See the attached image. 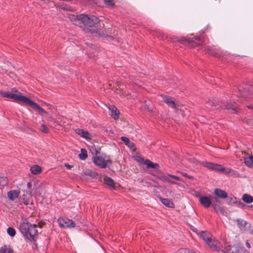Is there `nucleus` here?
Returning a JSON list of instances; mask_svg holds the SVG:
<instances>
[{
    "instance_id": "a878e982",
    "label": "nucleus",
    "mask_w": 253,
    "mask_h": 253,
    "mask_svg": "<svg viewBox=\"0 0 253 253\" xmlns=\"http://www.w3.org/2000/svg\"><path fill=\"white\" fill-rule=\"evenodd\" d=\"M0 253H13V249L7 245L3 246L0 250Z\"/></svg>"
},
{
    "instance_id": "dca6fc26",
    "label": "nucleus",
    "mask_w": 253,
    "mask_h": 253,
    "mask_svg": "<svg viewBox=\"0 0 253 253\" xmlns=\"http://www.w3.org/2000/svg\"><path fill=\"white\" fill-rule=\"evenodd\" d=\"M20 193L18 190H10L7 193L8 198L11 201H14L17 198Z\"/></svg>"
},
{
    "instance_id": "c85d7f7f",
    "label": "nucleus",
    "mask_w": 253,
    "mask_h": 253,
    "mask_svg": "<svg viewBox=\"0 0 253 253\" xmlns=\"http://www.w3.org/2000/svg\"><path fill=\"white\" fill-rule=\"evenodd\" d=\"M79 157L82 160H84L87 158V154L85 149H81V153L79 155Z\"/></svg>"
},
{
    "instance_id": "9d476101",
    "label": "nucleus",
    "mask_w": 253,
    "mask_h": 253,
    "mask_svg": "<svg viewBox=\"0 0 253 253\" xmlns=\"http://www.w3.org/2000/svg\"><path fill=\"white\" fill-rule=\"evenodd\" d=\"M206 104H208H208H212L211 106V107L214 106L216 109L221 108V109H231L234 112H236L237 109V108L236 106L235 102H232V103H230L229 104L226 105L224 106H221V107L216 106V105H214V103L212 102V101H210L209 102H207L206 103Z\"/></svg>"
},
{
    "instance_id": "c9c22d12",
    "label": "nucleus",
    "mask_w": 253,
    "mask_h": 253,
    "mask_svg": "<svg viewBox=\"0 0 253 253\" xmlns=\"http://www.w3.org/2000/svg\"><path fill=\"white\" fill-rule=\"evenodd\" d=\"M158 37L161 40H164L165 39L166 36L163 33L159 32L158 33Z\"/></svg>"
},
{
    "instance_id": "79ce46f5",
    "label": "nucleus",
    "mask_w": 253,
    "mask_h": 253,
    "mask_svg": "<svg viewBox=\"0 0 253 253\" xmlns=\"http://www.w3.org/2000/svg\"><path fill=\"white\" fill-rule=\"evenodd\" d=\"M12 91L16 93V94H18V92H19L16 89L14 88L12 89Z\"/></svg>"
},
{
    "instance_id": "39448f33",
    "label": "nucleus",
    "mask_w": 253,
    "mask_h": 253,
    "mask_svg": "<svg viewBox=\"0 0 253 253\" xmlns=\"http://www.w3.org/2000/svg\"><path fill=\"white\" fill-rule=\"evenodd\" d=\"M158 178L163 182H167L170 184H175L182 187L184 186L185 182L180 177L169 173L167 175L158 176Z\"/></svg>"
},
{
    "instance_id": "58836bf2",
    "label": "nucleus",
    "mask_w": 253,
    "mask_h": 253,
    "mask_svg": "<svg viewBox=\"0 0 253 253\" xmlns=\"http://www.w3.org/2000/svg\"><path fill=\"white\" fill-rule=\"evenodd\" d=\"M195 39H196L197 41H198V43H198V44H200L201 43V37H200L196 36V37H195Z\"/></svg>"
},
{
    "instance_id": "f8f14e48",
    "label": "nucleus",
    "mask_w": 253,
    "mask_h": 253,
    "mask_svg": "<svg viewBox=\"0 0 253 253\" xmlns=\"http://www.w3.org/2000/svg\"><path fill=\"white\" fill-rule=\"evenodd\" d=\"M109 110L111 116L115 120H117L119 118L120 112L119 110L114 105L109 106Z\"/></svg>"
},
{
    "instance_id": "1a4fd4ad",
    "label": "nucleus",
    "mask_w": 253,
    "mask_h": 253,
    "mask_svg": "<svg viewBox=\"0 0 253 253\" xmlns=\"http://www.w3.org/2000/svg\"><path fill=\"white\" fill-rule=\"evenodd\" d=\"M225 253H246L247 251L242 248H237L235 246H228L223 251Z\"/></svg>"
},
{
    "instance_id": "a18cd8bd",
    "label": "nucleus",
    "mask_w": 253,
    "mask_h": 253,
    "mask_svg": "<svg viewBox=\"0 0 253 253\" xmlns=\"http://www.w3.org/2000/svg\"><path fill=\"white\" fill-rule=\"evenodd\" d=\"M248 107L249 108H253V106L252 105H251V106H248Z\"/></svg>"
},
{
    "instance_id": "4c0bfd02",
    "label": "nucleus",
    "mask_w": 253,
    "mask_h": 253,
    "mask_svg": "<svg viewBox=\"0 0 253 253\" xmlns=\"http://www.w3.org/2000/svg\"><path fill=\"white\" fill-rule=\"evenodd\" d=\"M181 174H182V175H183L184 176L186 177H188V178H189V179H191V178H192V177L191 176H190V175H188V174L187 173H186L181 172Z\"/></svg>"
},
{
    "instance_id": "6ab92c4d",
    "label": "nucleus",
    "mask_w": 253,
    "mask_h": 253,
    "mask_svg": "<svg viewBox=\"0 0 253 253\" xmlns=\"http://www.w3.org/2000/svg\"><path fill=\"white\" fill-rule=\"evenodd\" d=\"M201 49L202 50H205L206 52L208 53V54L211 55L215 57H218L219 56V54L217 52L213 50V49L210 48L209 46H204L201 47Z\"/></svg>"
},
{
    "instance_id": "4468645a",
    "label": "nucleus",
    "mask_w": 253,
    "mask_h": 253,
    "mask_svg": "<svg viewBox=\"0 0 253 253\" xmlns=\"http://www.w3.org/2000/svg\"><path fill=\"white\" fill-rule=\"evenodd\" d=\"M161 96L163 98L164 101L167 104L169 107L173 109L176 107L175 102L170 97L165 95H161Z\"/></svg>"
},
{
    "instance_id": "ea45409f",
    "label": "nucleus",
    "mask_w": 253,
    "mask_h": 253,
    "mask_svg": "<svg viewBox=\"0 0 253 253\" xmlns=\"http://www.w3.org/2000/svg\"><path fill=\"white\" fill-rule=\"evenodd\" d=\"M65 166L66 168L69 169H70L73 168V166L70 165L68 164H65Z\"/></svg>"
},
{
    "instance_id": "6e6552de",
    "label": "nucleus",
    "mask_w": 253,
    "mask_h": 253,
    "mask_svg": "<svg viewBox=\"0 0 253 253\" xmlns=\"http://www.w3.org/2000/svg\"><path fill=\"white\" fill-rule=\"evenodd\" d=\"M135 160L137 162L142 163L143 164L146 165L147 168H151L158 169L159 168V165L158 164L154 163L149 160H145L143 158L141 157H136Z\"/></svg>"
},
{
    "instance_id": "393cba45",
    "label": "nucleus",
    "mask_w": 253,
    "mask_h": 253,
    "mask_svg": "<svg viewBox=\"0 0 253 253\" xmlns=\"http://www.w3.org/2000/svg\"><path fill=\"white\" fill-rule=\"evenodd\" d=\"M104 181L105 184L107 185L110 188L113 189H115L114 181L111 177L107 176L105 177L104 178Z\"/></svg>"
},
{
    "instance_id": "37998d69",
    "label": "nucleus",
    "mask_w": 253,
    "mask_h": 253,
    "mask_svg": "<svg viewBox=\"0 0 253 253\" xmlns=\"http://www.w3.org/2000/svg\"><path fill=\"white\" fill-rule=\"evenodd\" d=\"M27 187L28 188H30L31 187V183L30 182H28V183H27Z\"/></svg>"
},
{
    "instance_id": "423d86ee",
    "label": "nucleus",
    "mask_w": 253,
    "mask_h": 253,
    "mask_svg": "<svg viewBox=\"0 0 253 253\" xmlns=\"http://www.w3.org/2000/svg\"><path fill=\"white\" fill-rule=\"evenodd\" d=\"M59 225L61 228H74L76 224L71 219L66 217H60L57 219Z\"/></svg>"
},
{
    "instance_id": "e433bc0d",
    "label": "nucleus",
    "mask_w": 253,
    "mask_h": 253,
    "mask_svg": "<svg viewBox=\"0 0 253 253\" xmlns=\"http://www.w3.org/2000/svg\"><path fill=\"white\" fill-rule=\"evenodd\" d=\"M188 250L186 249H181L179 250V253H188Z\"/></svg>"
},
{
    "instance_id": "a211bd4d",
    "label": "nucleus",
    "mask_w": 253,
    "mask_h": 253,
    "mask_svg": "<svg viewBox=\"0 0 253 253\" xmlns=\"http://www.w3.org/2000/svg\"><path fill=\"white\" fill-rule=\"evenodd\" d=\"M244 163L249 168H253V155H247L244 157Z\"/></svg>"
},
{
    "instance_id": "f3484780",
    "label": "nucleus",
    "mask_w": 253,
    "mask_h": 253,
    "mask_svg": "<svg viewBox=\"0 0 253 253\" xmlns=\"http://www.w3.org/2000/svg\"><path fill=\"white\" fill-rule=\"evenodd\" d=\"M76 132L77 134L83 138L86 139H90L91 137V134L86 130L79 128L76 130Z\"/></svg>"
},
{
    "instance_id": "4be33fe9",
    "label": "nucleus",
    "mask_w": 253,
    "mask_h": 253,
    "mask_svg": "<svg viewBox=\"0 0 253 253\" xmlns=\"http://www.w3.org/2000/svg\"><path fill=\"white\" fill-rule=\"evenodd\" d=\"M31 172L34 175H38L42 173V169L41 167L38 165H35L30 168Z\"/></svg>"
},
{
    "instance_id": "20e7f679",
    "label": "nucleus",
    "mask_w": 253,
    "mask_h": 253,
    "mask_svg": "<svg viewBox=\"0 0 253 253\" xmlns=\"http://www.w3.org/2000/svg\"><path fill=\"white\" fill-rule=\"evenodd\" d=\"M92 161L95 165L103 169L106 168L108 165L112 164L110 157L105 154L94 157Z\"/></svg>"
},
{
    "instance_id": "c756f323",
    "label": "nucleus",
    "mask_w": 253,
    "mask_h": 253,
    "mask_svg": "<svg viewBox=\"0 0 253 253\" xmlns=\"http://www.w3.org/2000/svg\"><path fill=\"white\" fill-rule=\"evenodd\" d=\"M211 205L213 207V209L216 212L220 213L223 212V209L219 205H218L214 203H212L211 204Z\"/></svg>"
},
{
    "instance_id": "7c9ffc66",
    "label": "nucleus",
    "mask_w": 253,
    "mask_h": 253,
    "mask_svg": "<svg viewBox=\"0 0 253 253\" xmlns=\"http://www.w3.org/2000/svg\"><path fill=\"white\" fill-rule=\"evenodd\" d=\"M213 163L208 162H203L202 163V165L209 169L211 170L212 167Z\"/></svg>"
},
{
    "instance_id": "a19ab883",
    "label": "nucleus",
    "mask_w": 253,
    "mask_h": 253,
    "mask_svg": "<svg viewBox=\"0 0 253 253\" xmlns=\"http://www.w3.org/2000/svg\"><path fill=\"white\" fill-rule=\"evenodd\" d=\"M246 245L248 248H251V245L248 241L246 242Z\"/></svg>"
},
{
    "instance_id": "473e14b6",
    "label": "nucleus",
    "mask_w": 253,
    "mask_h": 253,
    "mask_svg": "<svg viewBox=\"0 0 253 253\" xmlns=\"http://www.w3.org/2000/svg\"><path fill=\"white\" fill-rule=\"evenodd\" d=\"M104 2L108 6L113 7L115 6V3L113 0H104Z\"/></svg>"
},
{
    "instance_id": "aec40b11",
    "label": "nucleus",
    "mask_w": 253,
    "mask_h": 253,
    "mask_svg": "<svg viewBox=\"0 0 253 253\" xmlns=\"http://www.w3.org/2000/svg\"><path fill=\"white\" fill-rule=\"evenodd\" d=\"M214 194L218 198L225 199L227 197V194L223 190L216 188L214 190Z\"/></svg>"
},
{
    "instance_id": "cd10ccee",
    "label": "nucleus",
    "mask_w": 253,
    "mask_h": 253,
    "mask_svg": "<svg viewBox=\"0 0 253 253\" xmlns=\"http://www.w3.org/2000/svg\"><path fill=\"white\" fill-rule=\"evenodd\" d=\"M121 139L122 141L125 143L126 145H127L129 148H132L134 146V143L131 141H129V139L126 137V136H122L121 137Z\"/></svg>"
},
{
    "instance_id": "72a5a7b5",
    "label": "nucleus",
    "mask_w": 253,
    "mask_h": 253,
    "mask_svg": "<svg viewBox=\"0 0 253 253\" xmlns=\"http://www.w3.org/2000/svg\"><path fill=\"white\" fill-rule=\"evenodd\" d=\"M7 183V180L5 177L0 176V186H4Z\"/></svg>"
},
{
    "instance_id": "7ed1b4c3",
    "label": "nucleus",
    "mask_w": 253,
    "mask_h": 253,
    "mask_svg": "<svg viewBox=\"0 0 253 253\" xmlns=\"http://www.w3.org/2000/svg\"><path fill=\"white\" fill-rule=\"evenodd\" d=\"M41 228L42 226L40 224H31L27 219H22L19 225V230L25 238H27L31 241L36 242L38 231V227Z\"/></svg>"
},
{
    "instance_id": "9b49d317",
    "label": "nucleus",
    "mask_w": 253,
    "mask_h": 253,
    "mask_svg": "<svg viewBox=\"0 0 253 253\" xmlns=\"http://www.w3.org/2000/svg\"><path fill=\"white\" fill-rule=\"evenodd\" d=\"M236 222L237 223V226L238 228L241 230L245 231L248 228L251 227V224L248 223L247 221L238 218L236 220Z\"/></svg>"
},
{
    "instance_id": "b1692460",
    "label": "nucleus",
    "mask_w": 253,
    "mask_h": 253,
    "mask_svg": "<svg viewBox=\"0 0 253 253\" xmlns=\"http://www.w3.org/2000/svg\"><path fill=\"white\" fill-rule=\"evenodd\" d=\"M253 90V87L249 89L244 88V90L241 92V96L245 98H250L251 97V91Z\"/></svg>"
},
{
    "instance_id": "bb28decb",
    "label": "nucleus",
    "mask_w": 253,
    "mask_h": 253,
    "mask_svg": "<svg viewBox=\"0 0 253 253\" xmlns=\"http://www.w3.org/2000/svg\"><path fill=\"white\" fill-rule=\"evenodd\" d=\"M242 200L244 202L250 204L253 202V197L250 195L244 194L243 195Z\"/></svg>"
},
{
    "instance_id": "f03ea898",
    "label": "nucleus",
    "mask_w": 253,
    "mask_h": 253,
    "mask_svg": "<svg viewBox=\"0 0 253 253\" xmlns=\"http://www.w3.org/2000/svg\"><path fill=\"white\" fill-rule=\"evenodd\" d=\"M0 94L3 97L11 99L19 103H23L26 106H30L36 110L40 114H46V112L37 103L29 98L23 96L20 92H18V94H14L12 92L0 90Z\"/></svg>"
},
{
    "instance_id": "f704fd0d",
    "label": "nucleus",
    "mask_w": 253,
    "mask_h": 253,
    "mask_svg": "<svg viewBox=\"0 0 253 253\" xmlns=\"http://www.w3.org/2000/svg\"><path fill=\"white\" fill-rule=\"evenodd\" d=\"M40 130L42 132L45 133H47L49 132V129L44 124L41 125Z\"/></svg>"
},
{
    "instance_id": "412c9836",
    "label": "nucleus",
    "mask_w": 253,
    "mask_h": 253,
    "mask_svg": "<svg viewBox=\"0 0 253 253\" xmlns=\"http://www.w3.org/2000/svg\"><path fill=\"white\" fill-rule=\"evenodd\" d=\"M160 200L162 203L166 207L170 208H174V204L171 199L160 198Z\"/></svg>"
},
{
    "instance_id": "2f4dec72",
    "label": "nucleus",
    "mask_w": 253,
    "mask_h": 253,
    "mask_svg": "<svg viewBox=\"0 0 253 253\" xmlns=\"http://www.w3.org/2000/svg\"><path fill=\"white\" fill-rule=\"evenodd\" d=\"M8 234L11 237H14L15 235V230L12 227H8L7 229Z\"/></svg>"
},
{
    "instance_id": "c03bdc74",
    "label": "nucleus",
    "mask_w": 253,
    "mask_h": 253,
    "mask_svg": "<svg viewBox=\"0 0 253 253\" xmlns=\"http://www.w3.org/2000/svg\"><path fill=\"white\" fill-rule=\"evenodd\" d=\"M50 119L51 121H53L54 123H56V121L55 119H53L52 118L50 117Z\"/></svg>"
},
{
    "instance_id": "5701e85b",
    "label": "nucleus",
    "mask_w": 253,
    "mask_h": 253,
    "mask_svg": "<svg viewBox=\"0 0 253 253\" xmlns=\"http://www.w3.org/2000/svg\"><path fill=\"white\" fill-rule=\"evenodd\" d=\"M199 235L200 238H202L206 243L208 242H210V239L212 237L210 233L206 231H202L200 233Z\"/></svg>"
},
{
    "instance_id": "ddd939ff",
    "label": "nucleus",
    "mask_w": 253,
    "mask_h": 253,
    "mask_svg": "<svg viewBox=\"0 0 253 253\" xmlns=\"http://www.w3.org/2000/svg\"><path fill=\"white\" fill-rule=\"evenodd\" d=\"M210 242H208L206 244L211 249L215 251H218L219 249V243L217 240L214 239L212 237L209 240Z\"/></svg>"
},
{
    "instance_id": "f257e3e1",
    "label": "nucleus",
    "mask_w": 253,
    "mask_h": 253,
    "mask_svg": "<svg viewBox=\"0 0 253 253\" xmlns=\"http://www.w3.org/2000/svg\"><path fill=\"white\" fill-rule=\"evenodd\" d=\"M74 24L81 28L85 33H94L99 21L98 18L92 16L88 17L87 15L80 14L75 16L73 21Z\"/></svg>"
},
{
    "instance_id": "0eeeda50",
    "label": "nucleus",
    "mask_w": 253,
    "mask_h": 253,
    "mask_svg": "<svg viewBox=\"0 0 253 253\" xmlns=\"http://www.w3.org/2000/svg\"><path fill=\"white\" fill-rule=\"evenodd\" d=\"M211 170L221 172L225 174H230L231 175L235 174V171L231 169L224 168L222 165L217 164L213 163Z\"/></svg>"
},
{
    "instance_id": "2eb2a0df",
    "label": "nucleus",
    "mask_w": 253,
    "mask_h": 253,
    "mask_svg": "<svg viewBox=\"0 0 253 253\" xmlns=\"http://www.w3.org/2000/svg\"><path fill=\"white\" fill-rule=\"evenodd\" d=\"M201 204L205 208H208L211 205V201L209 198L207 196H201L199 199Z\"/></svg>"
}]
</instances>
